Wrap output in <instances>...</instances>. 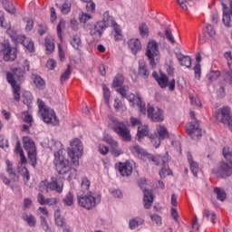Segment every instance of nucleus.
Wrapping results in <instances>:
<instances>
[{"label":"nucleus","mask_w":232,"mask_h":232,"mask_svg":"<svg viewBox=\"0 0 232 232\" xmlns=\"http://www.w3.org/2000/svg\"><path fill=\"white\" fill-rule=\"evenodd\" d=\"M91 19L92 14H90L82 12L79 14L80 23H83V28H85V30H90V34L92 37H94V39L102 37V33L104 30H106V28H110V26H111L114 30L112 34L115 41H121V39H122V31L121 30V27H119V24H117V22H115V19L110 15V12H105L103 14L102 21L96 23L93 26L87 24Z\"/></svg>","instance_id":"nucleus-1"},{"label":"nucleus","mask_w":232,"mask_h":232,"mask_svg":"<svg viewBox=\"0 0 232 232\" xmlns=\"http://www.w3.org/2000/svg\"><path fill=\"white\" fill-rule=\"evenodd\" d=\"M130 151L133 155H138L140 159H148V160H151L156 164V166H162L160 170V179H166L168 175H171V169H169V166L168 165V161L169 160V156L168 153L163 156L148 153L144 149L140 148L139 145H134L130 147Z\"/></svg>","instance_id":"nucleus-2"},{"label":"nucleus","mask_w":232,"mask_h":232,"mask_svg":"<svg viewBox=\"0 0 232 232\" xmlns=\"http://www.w3.org/2000/svg\"><path fill=\"white\" fill-rule=\"evenodd\" d=\"M13 72H6V81L13 89V97L16 102L21 101V82H24V72L16 68L13 70Z\"/></svg>","instance_id":"nucleus-3"},{"label":"nucleus","mask_w":232,"mask_h":232,"mask_svg":"<svg viewBox=\"0 0 232 232\" xmlns=\"http://www.w3.org/2000/svg\"><path fill=\"white\" fill-rule=\"evenodd\" d=\"M78 206L84 208V209H93L101 204V195H95L93 192H80L77 193Z\"/></svg>","instance_id":"nucleus-4"},{"label":"nucleus","mask_w":232,"mask_h":232,"mask_svg":"<svg viewBox=\"0 0 232 232\" xmlns=\"http://www.w3.org/2000/svg\"><path fill=\"white\" fill-rule=\"evenodd\" d=\"M53 164L59 175H66L69 173L68 180L77 179V169L72 168L70 160L64 159V155L54 158Z\"/></svg>","instance_id":"nucleus-5"},{"label":"nucleus","mask_w":232,"mask_h":232,"mask_svg":"<svg viewBox=\"0 0 232 232\" xmlns=\"http://www.w3.org/2000/svg\"><path fill=\"white\" fill-rule=\"evenodd\" d=\"M37 105L39 109V115H41L44 122H46V124H53V126H57V124H59V120L57 119L55 111L46 106L44 102L41 99L37 100Z\"/></svg>","instance_id":"nucleus-6"},{"label":"nucleus","mask_w":232,"mask_h":232,"mask_svg":"<svg viewBox=\"0 0 232 232\" xmlns=\"http://www.w3.org/2000/svg\"><path fill=\"white\" fill-rule=\"evenodd\" d=\"M82 153H84L82 141L77 138L72 139L68 148V155L72 159L73 166H79V159L82 157Z\"/></svg>","instance_id":"nucleus-7"},{"label":"nucleus","mask_w":232,"mask_h":232,"mask_svg":"<svg viewBox=\"0 0 232 232\" xmlns=\"http://www.w3.org/2000/svg\"><path fill=\"white\" fill-rule=\"evenodd\" d=\"M111 129L125 142H130V140H131V133L128 125L125 124L124 121L114 119L112 121Z\"/></svg>","instance_id":"nucleus-8"},{"label":"nucleus","mask_w":232,"mask_h":232,"mask_svg":"<svg viewBox=\"0 0 232 232\" xmlns=\"http://www.w3.org/2000/svg\"><path fill=\"white\" fill-rule=\"evenodd\" d=\"M213 173L219 179H227L232 175V160L222 161L218 164L217 169H213Z\"/></svg>","instance_id":"nucleus-9"},{"label":"nucleus","mask_w":232,"mask_h":232,"mask_svg":"<svg viewBox=\"0 0 232 232\" xmlns=\"http://www.w3.org/2000/svg\"><path fill=\"white\" fill-rule=\"evenodd\" d=\"M0 53L4 61L10 62L17 59V48L12 47L8 42L0 44Z\"/></svg>","instance_id":"nucleus-10"},{"label":"nucleus","mask_w":232,"mask_h":232,"mask_svg":"<svg viewBox=\"0 0 232 232\" xmlns=\"http://www.w3.org/2000/svg\"><path fill=\"white\" fill-rule=\"evenodd\" d=\"M63 185L61 181H57L56 179H52V181L48 183V181H41L39 184V190L41 193L46 189L48 191H56V193H63Z\"/></svg>","instance_id":"nucleus-11"},{"label":"nucleus","mask_w":232,"mask_h":232,"mask_svg":"<svg viewBox=\"0 0 232 232\" xmlns=\"http://www.w3.org/2000/svg\"><path fill=\"white\" fill-rule=\"evenodd\" d=\"M159 44L155 41H150L148 43L147 51H146V56L148 57L150 61V66L152 68H155L157 66V63H155V57H159Z\"/></svg>","instance_id":"nucleus-12"},{"label":"nucleus","mask_w":232,"mask_h":232,"mask_svg":"<svg viewBox=\"0 0 232 232\" xmlns=\"http://www.w3.org/2000/svg\"><path fill=\"white\" fill-rule=\"evenodd\" d=\"M186 132L190 139H198L202 137V129L198 121H192L186 125Z\"/></svg>","instance_id":"nucleus-13"},{"label":"nucleus","mask_w":232,"mask_h":232,"mask_svg":"<svg viewBox=\"0 0 232 232\" xmlns=\"http://www.w3.org/2000/svg\"><path fill=\"white\" fill-rule=\"evenodd\" d=\"M139 186L143 191L144 208L145 209H150V208H151V206L153 205V195L151 194V191H150V189L146 188V179H141L139 183Z\"/></svg>","instance_id":"nucleus-14"},{"label":"nucleus","mask_w":232,"mask_h":232,"mask_svg":"<svg viewBox=\"0 0 232 232\" xmlns=\"http://www.w3.org/2000/svg\"><path fill=\"white\" fill-rule=\"evenodd\" d=\"M147 113L153 122H162L164 121V111L159 107H148Z\"/></svg>","instance_id":"nucleus-15"},{"label":"nucleus","mask_w":232,"mask_h":232,"mask_svg":"<svg viewBox=\"0 0 232 232\" xmlns=\"http://www.w3.org/2000/svg\"><path fill=\"white\" fill-rule=\"evenodd\" d=\"M124 99L128 100L131 106H134L136 102L140 113H146V103L142 102L140 96L135 97V94L127 92V95L124 97Z\"/></svg>","instance_id":"nucleus-16"},{"label":"nucleus","mask_w":232,"mask_h":232,"mask_svg":"<svg viewBox=\"0 0 232 232\" xmlns=\"http://www.w3.org/2000/svg\"><path fill=\"white\" fill-rule=\"evenodd\" d=\"M115 166L121 177H130L133 173V165L130 161L116 163Z\"/></svg>","instance_id":"nucleus-17"},{"label":"nucleus","mask_w":232,"mask_h":232,"mask_svg":"<svg viewBox=\"0 0 232 232\" xmlns=\"http://www.w3.org/2000/svg\"><path fill=\"white\" fill-rule=\"evenodd\" d=\"M224 57L227 63V66L229 71H227L224 75V81L225 82H227L232 86V53L231 52H226L224 53Z\"/></svg>","instance_id":"nucleus-18"},{"label":"nucleus","mask_w":232,"mask_h":232,"mask_svg":"<svg viewBox=\"0 0 232 232\" xmlns=\"http://www.w3.org/2000/svg\"><path fill=\"white\" fill-rule=\"evenodd\" d=\"M50 150L53 152L54 159L63 155V153L64 150H63V143H61V141H55L53 140L51 141Z\"/></svg>","instance_id":"nucleus-19"},{"label":"nucleus","mask_w":232,"mask_h":232,"mask_svg":"<svg viewBox=\"0 0 232 232\" xmlns=\"http://www.w3.org/2000/svg\"><path fill=\"white\" fill-rule=\"evenodd\" d=\"M175 55L181 66H186V68H191V57L184 55L180 52H176Z\"/></svg>","instance_id":"nucleus-20"},{"label":"nucleus","mask_w":232,"mask_h":232,"mask_svg":"<svg viewBox=\"0 0 232 232\" xmlns=\"http://www.w3.org/2000/svg\"><path fill=\"white\" fill-rule=\"evenodd\" d=\"M129 50L134 54L137 55L140 50H142V44H140V41L139 39H130L128 42Z\"/></svg>","instance_id":"nucleus-21"},{"label":"nucleus","mask_w":232,"mask_h":232,"mask_svg":"<svg viewBox=\"0 0 232 232\" xmlns=\"http://www.w3.org/2000/svg\"><path fill=\"white\" fill-rule=\"evenodd\" d=\"M188 162L189 164L190 171L194 175V177H197L198 175V163L193 160V155H191V152L187 153Z\"/></svg>","instance_id":"nucleus-22"},{"label":"nucleus","mask_w":232,"mask_h":232,"mask_svg":"<svg viewBox=\"0 0 232 232\" xmlns=\"http://www.w3.org/2000/svg\"><path fill=\"white\" fill-rule=\"evenodd\" d=\"M44 46H45V53L47 55L53 53L55 51V43L53 42V37L52 35H48L44 39Z\"/></svg>","instance_id":"nucleus-23"},{"label":"nucleus","mask_w":232,"mask_h":232,"mask_svg":"<svg viewBox=\"0 0 232 232\" xmlns=\"http://www.w3.org/2000/svg\"><path fill=\"white\" fill-rule=\"evenodd\" d=\"M138 75L142 79L150 77V71H148V66H146V63L143 60H139Z\"/></svg>","instance_id":"nucleus-24"},{"label":"nucleus","mask_w":232,"mask_h":232,"mask_svg":"<svg viewBox=\"0 0 232 232\" xmlns=\"http://www.w3.org/2000/svg\"><path fill=\"white\" fill-rule=\"evenodd\" d=\"M56 6L63 15H67L69 12H72V3L68 0L62 3H56Z\"/></svg>","instance_id":"nucleus-25"},{"label":"nucleus","mask_w":232,"mask_h":232,"mask_svg":"<svg viewBox=\"0 0 232 232\" xmlns=\"http://www.w3.org/2000/svg\"><path fill=\"white\" fill-rule=\"evenodd\" d=\"M0 26L6 30V34H8L10 37H15V32L12 31L9 24L5 23V13L3 11H0Z\"/></svg>","instance_id":"nucleus-26"},{"label":"nucleus","mask_w":232,"mask_h":232,"mask_svg":"<svg viewBox=\"0 0 232 232\" xmlns=\"http://www.w3.org/2000/svg\"><path fill=\"white\" fill-rule=\"evenodd\" d=\"M54 222L57 227H66V218L61 215V210L59 209L54 211Z\"/></svg>","instance_id":"nucleus-27"},{"label":"nucleus","mask_w":232,"mask_h":232,"mask_svg":"<svg viewBox=\"0 0 232 232\" xmlns=\"http://www.w3.org/2000/svg\"><path fill=\"white\" fill-rule=\"evenodd\" d=\"M20 40L22 41L23 46L30 52V53H34L35 52V47L34 46V42L30 38H26V36H20Z\"/></svg>","instance_id":"nucleus-28"},{"label":"nucleus","mask_w":232,"mask_h":232,"mask_svg":"<svg viewBox=\"0 0 232 232\" xmlns=\"http://www.w3.org/2000/svg\"><path fill=\"white\" fill-rule=\"evenodd\" d=\"M218 112L221 114V122L223 124H226L227 121H229L232 119L229 114L231 113V109L227 106L219 109Z\"/></svg>","instance_id":"nucleus-29"},{"label":"nucleus","mask_w":232,"mask_h":232,"mask_svg":"<svg viewBox=\"0 0 232 232\" xmlns=\"http://www.w3.org/2000/svg\"><path fill=\"white\" fill-rule=\"evenodd\" d=\"M23 144L25 151H34L35 150V142L28 136L23 137Z\"/></svg>","instance_id":"nucleus-30"},{"label":"nucleus","mask_w":232,"mask_h":232,"mask_svg":"<svg viewBox=\"0 0 232 232\" xmlns=\"http://www.w3.org/2000/svg\"><path fill=\"white\" fill-rule=\"evenodd\" d=\"M22 218L24 221L26 222L29 227H35V225L37 224V219L35 218V216L30 213H24L22 215Z\"/></svg>","instance_id":"nucleus-31"},{"label":"nucleus","mask_w":232,"mask_h":232,"mask_svg":"<svg viewBox=\"0 0 232 232\" xmlns=\"http://www.w3.org/2000/svg\"><path fill=\"white\" fill-rule=\"evenodd\" d=\"M222 6H223V23L225 24V26H231V17H232V14H231V11L230 12H227V6L225 5V4H222Z\"/></svg>","instance_id":"nucleus-32"},{"label":"nucleus","mask_w":232,"mask_h":232,"mask_svg":"<svg viewBox=\"0 0 232 232\" xmlns=\"http://www.w3.org/2000/svg\"><path fill=\"white\" fill-rule=\"evenodd\" d=\"M108 143L111 144L112 148L111 153L113 157H119L122 155V150L117 149V147L119 146V142H117V140H114L113 139L110 138L108 140Z\"/></svg>","instance_id":"nucleus-33"},{"label":"nucleus","mask_w":232,"mask_h":232,"mask_svg":"<svg viewBox=\"0 0 232 232\" xmlns=\"http://www.w3.org/2000/svg\"><path fill=\"white\" fill-rule=\"evenodd\" d=\"M71 45L74 50H79L82 46V42L81 41V36L79 34H74L70 39Z\"/></svg>","instance_id":"nucleus-34"},{"label":"nucleus","mask_w":232,"mask_h":232,"mask_svg":"<svg viewBox=\"0 0 232 232\" xmlns=\"http://www.w3.org/2000/svg\"><path fill=\"white\" fill-rule=\"evenodd\" d=\"M157 131H158L159 139H160V140H164V139H168V137H169V133L168 132V130L164 125H160L157 128Z\"/></svg>","instance_id":"nucleus-35"},{"label":"nucleus","mask_w":232,"mask_h":232,"mask_svg":"<svg viewBox=\"0 0 232 232\" xmlns=\"http://www.w3.org/2000/svg\"><path fill=\"white\" fill-rule=\"evenodd\" d=\"M214 193L217 195V199L220 200V202H224V200H226V190H224L223 188L216 187L214 188Z\"/></svg>","instance_id":"nucleus-36"},{"label":"nucleus","mask_w":232,"mask_h":232,"mask_svg":"<svg viewBox=\"0 0 232 232\" xmlns=\"http://www.w3.org/2000/svg\"><path fill=\"white\" fill-rule=\"evenodd\" d=\"M144 224V219L140 218H135L134 219L130 220L129 227L130 229H137L139 226H142Z\"/></svg>","instance_id":"nucleus-37"},{"label":"nucleus","mask_w":232,"mask_h":232,"mask_svg":"<svg viewBox=\"0 0 232 232\" xmlns=\"http://www.w3.org/2000/svg\"><path fill=\"white\" fill-rule=\"evenodd\" d=\"M27 155H28V159L30 160L31 166H33V168H35V166H37V151L35 150H29L27 151Z\"/></svg>","instance_id":"nucleus-38"},{"label":"nucleus","mask_w":232,"mask_h":232,"mask_svg":"<svg viewBox=\"0 0 232 232\" xmlns=\"http://www.w3.org/2000/svg\"><path fill=\"white\" fill-rule=\"evenodd\" d=\"M150 130L148 129V126L146 125H140L138 127V132H137V137L138 140H140L142 137H146L148 135Z\"/></svg>","instance_id":"nucleus-39"},{"label":"nucleus","mask_w":232,"mask_h":232,"mask_svg":"<svg viewBox=\"0 0 232 232\" xmlns=\"http://www.w3.org/2000/svg\"><path fill=\"white\" fill-rule=\"evenodd\" d=\"M157 82L160 86V88H168V82H169V79L168 78V75L161 73Z\"/></svg>","instance_id":"nucleus-40"},{"label":"nucleus","mask_w":232,"mask_h":232,"mask_svg":"<svg viewBox=\"0 0 232 232\" xmlns=\"http://www.w3.org/2000/svg\"><path fill=\"white\" fill-rule=\"evenodd\" d=\"M33 79H34V82L36 88H38V90H44L45 82H44V80H43L41 78V76L34 75L33 77Z\"/></svg>","instance_id":"nucleus-41"},{"label":"nucleus","mask_w":232,"mask_h":232,"mask_svg":"<svg viewBox=\"0 0 232 232\" xmlns=\"http://www.w3.org/2000/svg\"><path fill=\"white\" fill-rule=\"evenodd\" d=\"M0 1L3 4L5 10H6L8 14H15V9L14 8V5H12V3H10V1L8 0H0Z\"/></svg>","instance_id":"nucleus-42"},{"label":"nucleus","mask_w":232,"mask_h":232,"mask_svg":"<svg viewBox=\"0 0 232 232\" xmlns=\"http://www.w3.org/2000/svg\"><path fill=\"white\" fill-rule=\"evenodd\" d=\"M91 182L90 179H88V178H82V193H88L90 192V186H91Z\"/></svg>","instance_id":"nucleus-43"},{"label":"nucleus","mask_w":232,"mask_h":232,"mask_svg":"<svg viewBox=\"0 0 232 232\" xmlns=\"http://www.w3.org/2000/svg\"><path fill=\"white\" fill-rule=\"evenodd\" d=\"M70 75H72V67L70 65L67 66V69L64 71V72L61 76V82L62 84H64L68 79H70Z\"/></svg>","instance_id":"nucleus-44"},{"label":"nucleus","mask_w":232,"mask_h":232,"mask_svg":"<svg viewBox=\"0 0 232 232\" xmlns=\"http://www.w3.org/2000/svg\"><path fill=\"white\" fill-rule=\"evenodd\" d=\"M139 31L140 35H141L143 38L150 35V28H148V25L146 24H140Z\"/></svg>","instance_id":"nucleus-45"},{"label":"nucleus","mask_w":232,"mask_h":232,"mask_svg":"<svg viewBox=\"0 0 232 232\" xmlns=\"http://www.w3.org/2000/svg\"><path fill=\"white\" fill-rule=\"evenodd\" d=\"M63 202L65 206H73V193L69 191L63 198Z\"/></svg>","instance_id":"nucleus-46"},{"label":"nucleus","mask_w":232,"mask_h":232,"mask_svg":"<svg viewBox=\"0 0 232 232\" xmlns=\"http://www.w3.org/2000/svg\"><path fill=\"white\" fill-rule=\"evenodd\" d=\"M47 218L44 216H40V222L41 227H43L44 231L45 232H52V228H50V225H48V221L46 220Z\"/></svg>","instance_id":"nucleus-47"},{"label":"nucleus","mask_w":232,"mask_h":232,"mask_svg":"<svg viewBox=\"0 0 232 232\" xmlns=\"http://www.w3.org/2000/svg\"><path fill=\"white\" fill-rule=\"evenodd\" d=\"M124 82V78L121 74H117L114 77V80L112 82L113 88H119V86H122V83Z\"/></svg>","instance_id":"nucleus-48"},{"label":"nucleus","mask_w":232,"mask_h":232,"mask_svg":"<svg viewBox=\"0 0 232 232\" xmlns=\"http://www.w3.org/2000/svg\"><path fill=\"white\" fill-rule=\"evenodd\" d=\"M204 217H206L208 220H210L212 221L213 224H215V219L217 218V216L215 215L214 211H211L209 209H205Z\"/></svg>","instance_id":"nucleus-49"},{"label":"nucleus","mask_w":232,"mask_h":232,"mask_svg":"<svg viewBox=\"0 0 232 232\" xmlns=\"http://www.w3.org/2000/svg\"><path fill=\"white\" fill-rule=\"evenodd\" d=\"M114 109L116 111H124L126 110V107L122 103V102L119 99L114 100Z\"/></svg>","instance_id":"nucleus-50"},{"label":"nucleus","mask_w":232,"mask_h":232,"mask_svg":"<svg viewBox=\"0 0 232 232\" xmlns=\"http://www.w3.org/2000/svg\"><path fill=\"white\" fill-rule=\"evenodd\" d=\"M64 20H61L56 27L57 35L60 41H63V28H64Z\"/></svg>","instance_id":"nucleus-51"},{"label":"nucleus","mask_w":232,"mask_h":232,"mask_svg":"<svg viewBox=\"0 0 232 232\" xmlns=\"http://www.w3.org/2000/svg\"><path fill=\"white\" fill-rule=\"evenodd\" d=\"M22 119L26 124H32V121H34V117H32V114L28 111H24L22 113Z\"/></svg>","instance_id":"nucleus-52"},{"label":"nucleus","mask_w":232,"mask_h":232,"mask_svg":"<svg viewBox=\"0 0 232 232\" xmlns=\"http://www.w3.org/2000/svg\"><path fill=\"white\" fill-rule=\"evenodd\" d=\"M219 75H220V72L215 71V72H211L210 73H208L207 75V78L210 82H213L214 81H217V79H218Z\"/></svg>","instance_id":"nucleus-53"},{"label":"nucleus","mask_w":232,"mask_h":232,"mask_svg":"<svg viewBox=\"0 0 232 232\" xmlns=\"http://www.w3.org/2000/svg\"><path fill=\"white\" fill-rule=\"evenodd\" d=\"M217 93L219 99H224V97H226V84L221 83L219 85V89L217 91Z\"/></svg>","instance_id":"nucleus-54"},{"label":"nucleus","mask_w":232,"mask_h":232,"mask_svg":"<svg viewBox=\"0 0 232 232\" xmlns=\"http://www.w3.org/2000/svg\"><path fill=\"white\" fill-rule=\"evenodd\" d=\"M111 93L110 92V89L106 86H103V97H104V102L107 104H110V97Z\"/></svg>","instance_id":"nucleus-55"},{"label":"nucleus","mask_w":232,"mask_h":232,"mask_svg":"<svg viewBox=\"0 0 232 232\" xmlns=\"http://www.w3.org/2000/svg\"><path fill=\"white\" fill-rule=\"evenodd\" d=\"M195 79L200 81V75L202 73V68L200 67V63H197L194 67Z\"/></svg>","instance_id":"nucleus-56"},{"label":"nucleus","mask_w":232,"mask_h":232,"mask_svg":"<svg viewBox=\"0 0 232 232\" xmlns=\"http://www.w3.org/2000/svg\"><path fill=\"white\" fill-rule=\"evenodd\" d=\"M165 36L167 37L168 41L171 43V44H175V37H173V34H171V29L167 28L165 30Z\"/></svg>","instance_id":"nucleus-57"},{"label":"nucleus","mask_w":232,"mask_h":232,"mask_svg":"<svg viewBox=\"0 0 232 232\" xmlns=\"http://www.w3.org/2000/svg\"><path fill=\"white\" fill-rule=\"evenodd\" d=\"M206 32L208 34V35H209V37H215L216 35V31L215 29L213 28V25L208 24L207 26H206Z\"/></svg>","instance_id":"nucleus-58"},{"label":"nucleus","mask_w":232,"mask_h":232,"mask_svg":"<svg viewBox=\"0 0 232 232\" xmlns=\"http://www.w3.org/2000/svg\"><path fill=\"white\" fill-rule=\"evenodd\" d=\"M38 214L40 215V217H44L45 218H48V217H50L48 209H46V208L44 207H40L38 208Z\"/></svg>","instance_id":"nucleus-59"},{"label":"nucleus","mask_w":232,"mask_h":232,"mask_svg":"<svg viewBox=\"0 0 232 232\" xmlns=\"http://www.w3.org/2000/svg\"><path fill=\"white\" fill-rule=\"evenodd\" d=\"M191 0H177L178 5H179L182 10H188V5H189Z\"/></svg>","instance_id":"nucleus-60"},{"label":"nucleus","mask_w":232,"mask_h":232,"mask_svg":"<svg viewBox=\"0 0 232 232\" xmlns=\"http://www.w3.org/2000/svg\"><path fill=\"white\" fill-rule=\"evenodd\" d=\"M189 99H190V102H191L192 106H197L198 108H202V103H200V100H198V98L190 96Z\"/></svg>","instance_id":"nucleus-61"},{"label":"nucleus","mask_w":232,"mask_h":232,"mask_svg":"<svg viewBox=\"0 0 232 232\" xmlns=\"http://www.w3.org/2000/svg\"><path fill=\"white\" fill-rule=\"evenodd\" d=\"M99 151L102 155H108V152L110 151V148L104 144L99 145Z\"/></svg>","instance_id":"nucleus-62"},{"label":"nucleus","mask_w":232,"mask_h":232,"mask_svg":"<svg viewBox=\"0 0 232 232\" xmlns=\"http://www.w3.org/2000/svg\"><path fill=\"white\" fill-rule=\"evenodd\" d=\"M223 156L225 159H229V160H231L232 150H229V147L223 148Z\"/></svg>","instance_id":"nucleus-63"},{"label":"nucleus","mask_w":232,"mask_h":232,"mask_svg":"<svg viewBox=\"0 0 232 232\" xmlns=\"http://www.w3.org/2000/svg\"><path fill=\"white\" fill-rule=\"evenodd\" d=\"M37 202L40 204V206L46 205V198H44V195H43L41 192L37 195Z\"/></svg>","instance_id":"nucleus-64"}]
</instances>
